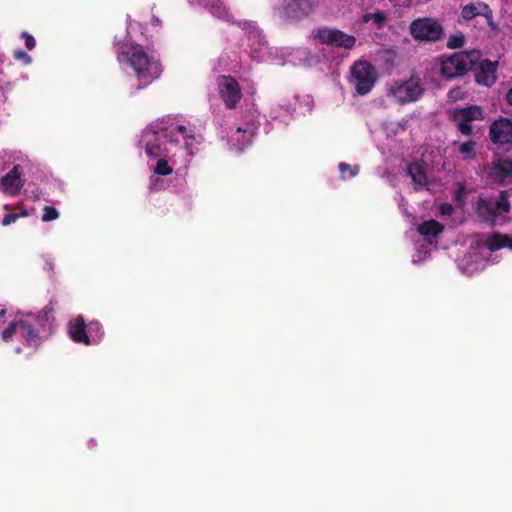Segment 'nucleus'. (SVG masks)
Masks as SVG:
<instances>
[{"label": "nucleus", "mask_w": 512, "mask_h": 512, "mask_svg": "<svg viewBox=\"0 0 512 512\" xmlns=\"http://www.w3.org/2000/svg\"><path fill=\"white\" fill-rule=\"evenodd\" d=\"M118 60L125 61L134 70L139 81L138 89L158 79L162 73L161 64L149 55L139 44H123L117 48Z\"/></svg>", "instance_id": "obj_1"}, {"label": "nucleus", "mask_w": 512, "mask_h": 512, "mask_svg": "<svg viewBox=\"0 0 512 512\" xmlns=\"http://www.w3.org/2000/svg\"><path fill=\"white\" fill-rule=\"evenodd\" d=\"M168 143H178L176 134L160 125L146 128L140 138V144L144 147L147 156L151 158L165 156L168 152Z\"/></svg>", "instance_id": "obj_2"}, {"label": "nucleus", "mask_w": 512, "mask_h": 512, "mask_svg": "<svg viewBox=\"0 0 512 512\" xmlns=\"http://www.w3.org/2000/svg\"><path fill=\"white\" fill-rule=\"evenodd\" d=\"M478 50L455 52L440 60V75L447 80L465 75L475 65Z\"/></svg>", "instance_id": "obj_3"}, {"label": "nucleus", "mask_w": 512, "mask_h": 512, "mask_svg": "<svg viewBox=\"0 0 512 512\" xmlns=\"http://www.w3.org/2000/svg\"><path fill=\"white\" fill-rule=\"evenodd\" d=\"M411 37L419 43L433 44L445 37L444 27L439 19L433 17H420L409 25Z\"/></svg>", "instance_id": "obj_4"}, {"label": "nucleus", "mask_w": 512, "mask_h": 512, "mask_svg": "<svg viewBox=\"0 0 512 512\" xmlns=\"http://www.w3.org/2000/svg\"><path fill=\"white\" fill-rule=\"evenodd\" d=\"M352 82L359 95L368 94L377 80L375 67L368 61H356L351 68Z\"/></svg>", "instance_id": "obj_5"}, {"label": "nucleus", "mask_w": 512, "mask_h": 512, "mask_svg": "<svg viewBox=\"0 0 512 512\" xmlns=\"http://www.w3.org/2000/svg\"><path fill=\"white\" fill-rule=\"evenodd\" d=\"M313 39L319 41L323 45L335 48L352 49L356 44V37L347 34L336 28L319 27L312 31Z\"/></svg>", "instance_id": "obj_6"}, {"label": "nucleus", "mask_w": 512, "mask_h": 512, "mask_svg": "<svg viewBox=\"0 0 512 512\" xmlns=\"http://www.w3.org/2000/svg\"><path fill=\"white\" fill-rule=\"evenodd\" d=\"M258 116L255 110H249L245 114V123L240 125L232 134L231 140L238 150H243L252 142L260 125Z\"/></svg>", "instance_id": "obj_7"}, {"label": "nucleus", "mask_w": 512, "mask_h": 512, "mask_svg": "<svg viewBox=\"0 0 512 512\" xmlns=\"http://www.w3.org/2000/svg\"><path fill=\"white\" fill-rule=\"evenodd\" d=\"M424 92L420 79L411 77L408 80L396 81L390 89V94L400 104L416 101Z\"/></svg>", "instance_id": "obj_8"}, {"label": "nucleus", "mask_w": 512, "mask_h": 512, "mask_svg": "<svg viewBox=\"0 0 512 512\" xmlns=\"http://www.w3.org/2000/svg\"><path fill=\"white\" fill-rule=\"evenodd\" d=\"M318 0H283L281 18L297 22L308 17L317 7Z\"/></svg>", "instance_id": "obj_9"}, {"label": "nucleus", "mask_w": 512, "mask_h": 512, "mask_svg": "<svg viewBox=\"0 0 512 512\" xmlns=\"http://www.w3.org/2000/svg\"><path fill=\"white\" fill-rule=\"evenodd\" d=\"M483 117V110L477 105L455 109L451 114V119L456 123L457 129L465 136L472 134L471 122L482 120Z\"/></svg>", "instance_id": "obj_10"}, {"label": "nucleus", "mask_w": 512, "mask_h": 512, "mask_svg": "<svg viewBox=\"0 0 512 512\" xmlns=\"http://www.w3.org/2000/svg\"><path fill=\"white\" fill-rule=\"evenodd\" d=\"M219 94L226 108L234 109L242 98L239 83L232 76L222 75L217 80Z\"/></svg>", "instance_id": "obj_11"}, {"label": "nucleus", "mask_w": 512, "mask_h": 512, "mask_svg": "<svg viewBox=\"0 0 512 512\" xmlns=\"http://www.w3.org/2000/svg\"><path fill=\"white\" fill-rule=\"evenodd\" d=\"M498 61H491L489 59H481V52L478 50V58L470 69L474 72L475 81L485 87H491L496 82V72L498 68Z\"/></svg>", "instance_id": "obj_12"}, {"label": "nucleus", "mask_w": 512, "mask_h": 512, "mask_svg": "<svg viewBox=\"0 0 512 512\" xmlns=\"http://www.w3.org/2000/svg\"><path fill=\"white\" fill-rule=\"evenodd\" d=\"M489 138L496 145H512V120L500 117L489 127Z\"/></svg>", "instance_id": "obj_13"}, {"label": "nucleus", "mask_w": 512, "mask_h": 512, "mask_svg": "<svg viewBox=\"0 0 512 512\" xmlns=\"http://www.w3.org/2000/svg\"><path fill=\"white\" fill-rule=\"evenodd\" d=\"M68 334L75 343L84 345L97 343V339H90L88 324L85 323L82 315H78L68 323Z\"/></svg>", "instance_id": "obj_14"}, {"label": "nucleus", "mask_w": 512, "mask_h": 512, "mask_svg": "<svg viewBox=\"0 0 512 512\" xmlns=\"http://www.w3.org/2000/svg\"><path fill=\"white\" fill-rule=\"evenodd\" d=\"M22 168L15 165L7 174L0 179V188L10 196H16L24 186L25 181L21 179Z\"/></svg>", "instance_id": "obj_15"}, {"label": "nucleus", "mask_w": 512, "mask_h": 512, "mask_svg": "<svg viewBox=\"0 0 512 512\" xmlns=\"http://www.w3.org/2000/svg\"><path fill=\"white\" fill-rule=\"evenodd\" d=\"M488 176L496 183H503L512 176V159L499 158L493 162Z\"/></svg>", "instance_id": "obj_16"}, {"label": "nucleus", "mask_w": 512, "mask_h": 512, "mask_svg": "<svg viewBox=\"0 0 512 512\" xmlns=\"http://www.w3.org/2000/svg\"><path fill=\"white\" fill-rule=\"evenodd\" d=\"M20 332L27 345L36 347L40 344V336L32 323L28 320H20Z\"/></svg>", "instance_id": "obj_17"}, {"label": "nucleus", "mask_w": 512, "mask_h": 512, "mask_svg": "<svg viewBox=\"0 0 512 512\" xmlns=\"http://www.w3.org/2000/svg\"><path fill=\"white\" fill-rule=\"evenodd\" d=\"M407 173L411 177L414 184L424 186L427 184V176L424 168L417 162H412L407 167Z\"/></svg>", "instance_id": "obj_18"}, {"label": "nucleus", "mask_w": 512, "mask_h": 512, "mask_svg": "<svg viewBox=\"0 0 512 512\" xmlns=\"http://www.w3.org/2000/svg\"><path fill=\"white\" fill-rule=\"evenodd\" d=\"M487 3L479 1L477 3H470L462 7L461 18L465 21H471L476 16H481L483 11L482 7H486Z\"/></svg>", "instance_id": "obj_19"}, {"label": "nucleus", "mask_w": 512, "mask_h": 512, "mask_svg": "<svg viewBox=\"0 0 512 512\" xmlns=\"http://www.w3.org/2000/svg\"><path fill=\"white\" fill-rule=\"evenodd\" d=\"M209 12L219 19L230 20V13L221 0H209L205 3Z\"/></svg>", "instance_id": "obj_20"}, {"label": "nucleus", "mask_w": 512, "mask_h": 512, "mask_svg": "<svg viewBox=\"0 0 512 512\" xmlns=\"http://www.w3.org/2000/svg\"><path fill=\"white\" fill-rule=\"evenodd\" d=\"M444 229V226L436 220L422 222L417 230L423 236H438Z\"/></svg>", "instance_id": "obj_21"}, {"label": "nucleus", "mask_w": 512, "mask_h": 512, "mask_svg": "<svg viewBox=\"0 0 512 512\" xmlns=\"http://www.w3.org/2000/svg\"><path fill=\"white\" fill-rule=\"evenodd\" d=\"M476 213L486 221H493L497 213L492 205L485 199L480 198L477 202Z\"/></svg>", "instance_id": "obj_22"}, {"label": "nucleus", "mask_w": 512, "mask_h": 512, "mask_svg": "<svg viewBox=\"0 0 512 512\" xmlns=\"http://www.w3.org/2000/svg\"><path fill=\"white\" fill-rule=\"evenodd\" d=\"M505 234L493 233L486 237L484 245L491 252L498 251L503 248V241H505Z\"/></svg>", "instance_id": "obj_23"}, {"label": "nucleus", "mask_w": 512, "mask_h": 512, "mask_svg": "<svg viewBox=\"0 0 512 512\" xmlns=\"http://www.w3.org/2000/svg\"><path fill=\"white\" fill-rule=\"evenodd\" d=\"M497 215L510 212V202L506 191H501L494 207Z\"/></svg>", "instance_id": "obj_24"}, {"label": "nucleus", "mask_w": 512, "mask_h": 512, "mask_svg": "<svg viewBox=\"0 0 512 512\" xmlns=\"http://www.w3.org/2000/svg\"><path fill=\"white\" fill-rule=\"evenodd\" d=\"M459 152L464 155L465 159H474L476 157L475 142L472 140L466 141L459 146Z\"/></svg>", "instance_id": "obj_25"}, {"label": "nucleus", "mask_w": 512, "mask_h": 512, "mask_svg": "<svg viewBox=\"0 0 512 512\" xmlns=\"http://www.w3.org/2000/svg\"><path fill=\"white\" fill-rule=\"evenodd\" d=\"M88 332L90 339H97V342H99L104 335L102 325L98 321L88 323Z\"/></svg>", "instance_id": "obj_26"}, {"label": "nucleus", "mask_w": 512, "mask_h": 512, "mask_svg": "<svg viewBox=\"0 0 512 512\" xmlns=\"http://www.w3.org/2000/svg\"><path fill=\"white\" fill-rule=\"evenodd\" d=\"M172 171V167L169 165L168 161L163 158V156L157 161L154 167V173L161 176L170 175Z\"/></svg>", "instance_id": "obj_27"}, {"label": "nucleus", "mask_w": 512, "mask_h": 512, "mask_svg": "<svg viewBox=\"0 0 512 512\" xmlns=\"http://www.w3.org/2000/svg\"><path fill=\"white\" fill-rule=\"evenodd\" d=\"M386 14L382 11H376L374 13H368L364 16V21H372L374 24L378 26V28L382 27L384 22L386 21Z\"/></svg>", "instance_id": "obj_28"}, {"label": "nucleus", "mask_w": 512, "mask_h": 512, "mask_svg": "<svg viewBox=\"0 0 512 512\" xmlns=\"http://www.w3.org/2000/svg\"><path fill=\"white\" fill-rule=\"evenodd\" d=\"M465 44V36L462 32L451 35L446 43L450 49H457L463 47Z\"/></svg>", "instance_id": "obj_29"}, {"label": "nucleus", "mask_w": 512, "mask_h": 512, "mask_svg": "<svg viewBox=\"0 0 512 512\" xmlns=\"http://www.w3.org/2000/svg\"><path fill=\"white\" fill-rule=\"evenodd\" d=\"M20 320L15 322H10L9 325L2 331V339L4 341H9L16 334L17 331H20Z\"/></svg>", "instance_id": "obj_30"}, {"label": "nucleus", "mask_w": 512, "mask_h": 512, "mask_svg": "<svg viewBox=\"0 0 512 512\" xmlns=\"http://www.w3.org/2000/svg\"><path fill=\"white\" fill-rule=\"evenodd\" d=\"M339 171L342 175V178H346V174H348V177H354L359 173V166L358 165H349L347 163L341 162L338 166Z\"/></svg>", "instance_id": "obj_31"}, {"label": "nucleus", "mask_w": 512, "mask_h": 512, "mask_svg": "<svg viewBox=\"0 0 512 512\" xmlns=\"http://www.w3.org/2000/svg\"><path fill=\"white\" fill-rule=\"evenodd\" d=\"M42 221L50 222L56 220L59 217V212L52 206H45L43 208Z\"/></svg>", "instance_id": "obj_32"}, {"label": "nucleus", "mask_w": 512, "mask_h": 512, "mask_svg": "<svg viewBox=\"0 0 512 512\" xmlns=\"http://www.w3.org/2000/svg\"><path fill=\"white\" fill-rule=\"evenodd\" d=\"M482 15L485 19H486V22L488 24V26L492 29H495L496 28V24L494 22V19H493V11L492 9L489 7V5L487 4L486 7H482Z\"/></svg>", "instance_id": "obj_33"}, {"label": "nucleus", "mask_w": 512, "mask_h": 512, "mask_svg": "<svg viewBox=\"0 0 512 512\" xmlns=\"http://www.w3.org/2000/svg\"><path fill=\"white\" fill-rule=\"evenodd\" d=\"M13 58L22 61L24 64H30L32 61L31 56L22 49H17L13 52Z\"/></svg>", "instance_id": "obj_34"}, {"label": "nucleus", "mask_w": 512, "mask_h": 512, "mask_svg": "<svg viewBox=\"0 0 512 512\" xmlns=\"http://www.w3.org/2000/svg\"><path fill=\"white\" fill-rule=\"evenodd\" d=\"M464 91L461 87H454L449 90L448 98L453 101H457L464 98Z\"/></svg>", "instance_id": "obj_35"}, {"label": "nucleus", "mask_w": 512, "mask_h": 512, "mask_svg": "<svg viewBox=\"0 0 512 512\" xmlns=\"http://www.w3.org/2000/svg\"><path fill=\"white\" fill-rule=\"evenodd\" d=\"M21 37L25 40V46L28 50H33L36 46V41L28 32H23Z\"/></svg>", "instance_id": "obj_36"}, {"label": "nucleus", "mask_w": 512, "mask_h": 512, "mask_svg": "<svg viewBox=\"0 0 512 512\" xmlns=\"http://www.w3.org/2000/svg\"><path fill=\"white\" fill-rule=\"evenodd\" d=\"M19 217H20V215L17 214V212L8 213L3 217L2 225L3 226L10 225L11 223H14Z\"/></svg>", "instance_id": "obj_37"}, {"label": "nucleus", "mask_w": 512, "mask_h": 512, "mask_svg": "<svg viewBox=\"0 0 512 512\" xmlns=\"http://www.w3.org/2000/svg\"><path fill=\"white\" fill-rule=\"evenodd\" d=\"M453 211V207L450 204H443L441 206V213L443 215H451Z\"/></svg>", "instance_id": "obj_38"}, {"label": "nucleus", "mask_w": 512, "mask_h": 512, "mask_svg": "<svg viewBox=\"0 0 512 512\" xmlns=\"http://www.w3.org/2000/svg\"><path fill=\"white\" fill-rule=\"evenodd\" d=\"M174 133L177 131L178 133L182 134L184 137H187V128L184 125H178L172 130Z\"/></svg>", "instance_id": "obj_39"}, {"label": "nucleus", "mask_w": 512, "mask_h": 512, "mask_svg": "<svg viewBox=\"0 0 512 512\" xmlns=\"http://www.w3.org/2000/svg\"><path fill=\"white\" fill-rule=\"evenodd\" d=\"M505 241H503V248H509L512 250V237L509 235H505Z\"/></svg>", "instance_id": "obj_40"}, {"label": "nucleus", "mask_w": 512, "mask_h": 512, "mask_svg": "<svg viewBox=\"0 0 512 512\" xmlns=\"http://www.w3.org/2000/svg\"><path fill=\"white\" fill-rule=\"evenodd\" d=\"M506 101L509 105H512V87L508 90L506 94Z\"/></svg>", "instance_id": "obj_41"}, {"label": "nucleus", "mask_w": 512, "mask_h": 512, "mask_svg": "<svg viewBox=\"0 0 512 512\" xmlns=\"http://www.w3.org/2000/svg\"><path fill=\"white\" fill-rule=\"evenodd\" d=\"M20 217H27L29 215L28 211L26 209H20V212L18 213Z\"/></svg>", "instance_id": "obj_42"}, {"label": "nucleus", "mask_w": 512, "mask_h": 512, "mask_svg": "<svg viewBox=\"0 0 512 512\" xmlns=\"http://www.w3.org/2000/svg\"><path fill=\"white\" fill-rule=\"evenodd\" d=\"M5 314H6V310L5 309L0 310V317H4Z\"/></svg>", "instance_id": "obj_43"}]
</instances>
